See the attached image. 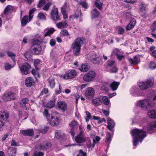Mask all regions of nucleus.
I'll return each mask as SVG.
<instances>
[{
	"label": "nucleus",
	"mask_w": 156,
	"mask_h": 156,
	"mask_svg": "<svg viewBox=\"0 0 156 156\" xmlns=\"http://www.w3.org/2000/svg\"><path fill=\"white\" fill-rule=\"evenodd\" d=\"M55 30L52 28H47L44 30V36H50L55 31Z\"/></svg>",
	"instance_id": "30"
},
{
	"label": "nucleus",
	"mask_w": 156,
	"mask_h": 156,
	"mask_svg": "<svg viewBox=\"0 0 156 156\" xmlns=\"http://www.w3.org/2000/svg\"><path fill=\"white\" fill-rule=\"evenodd\" d=\"M17 90L15 91H10L5 93L3 96V99L5 101L14 100L17 97Z\"/></svg>",
	"instance_id": "5"
},
{
	"label": "nucleus",
	"mask_w": 156,
	"mask_h": 156,
	"mask_svg": "<svg viewBox=\"0 0 156 156\" xmlns=\"http://www.w3.org/2000/svg\"><path fill=\"white\" fill-rule=\"evenodd\" d=\"M108 66L113 67L115 66V61L113 60L108 61L107 63Z\"/></svg>",
	"instance_id": "62"
},
{
	"label": "nucleus",
	"mask_w": 156,
	"mask_h": 156,
	"mask_svg": "<svg viewBox=\"0 0 156 156\" xmlns=\"http://www.w3.org/2000/svg\"><path fill=\"white\" fill-rule=\"evenodd\" d=\"M34 80L32 77H27L25 80V85L27 87H30L34 84Z\"/></svg>",
	"instance_id": "26"
},
{
	"label": "nucleus",
	"mask_w": 156,
	"mask_h": 156,
	"mask_svg": "<svg viewBox=\"0 0 156 156\" xmlns=\"http://www.w3.org/2000/svg\"><path fill=\"white\" fill-rule=\"evenodd\" d=\"M19 67L21 73L24 75L28 74L31 66L27 62H25L22 65H19Z\"/></svg>",
	"instance_id": "7"
},
{
	"label": "nucleus",
	"mask_w": 156,
	"mask_h": 156,
	"mask_svg": "<svg viewBox=\"0 0 156 156\" xmlns=\"http://www.w3.org/2000/svg\"><path fill=\"white\" fill-rule=\"evenodd\" d=\"M13 67V66H12L11 64H9L8 63H5L4 65L5 69L6 70H7L10 69Z\"/></svg>",
	"instance_id": "54"
},
{
	"label": "nucleus",
	"mask_w": 156,
	"mask_h": 156,
	"mask_svg": "<svg viewBox=\"0 0 156 156\" xmlns=\"http://www.w3.org/2000/svg\"><path fill=\"white\" fill-rule=\"evenodd\" d=\"M119 83L116 81H114L110 85V86L112 91L116 90L119 85Z\"/></svg>",
	"instance_id": "33"
},
{
	"label": "nucleus",
	"mask_w": 156,
	"mask_h": 156,
	"mask_svg": "<svg viewBox=\"0 0 156 156\" xmlns=\"http://www.w3.org/2000/svg\"><path fill=\"white\" fill-rule=\"evenodd\" d=\"M80 5H82V7L84 8L87 9L88 8V5L87 3L83 1H81L80 2Z\"/></svg>",
	"instance_id": "57"
},
{
	"label": "nucleus",
	"mask_w": 156,
	"mask_h": 156,
	"mask_svg": "<svg viewBox=\"0 0 156 156\" xmlns=\"http://www.w3.org/2000/svg\"><path fill=\"white\" fill-rule=\"evenodd\" d=\"M31 52L36 55L40 54L41 51V48L40 45L36 41L33 43L31 48Z\"/></svg>",
	"instance_id": "9"
},
{
	"label": "nucleus",
	"mask_w": 156,
	"mask_h": 156,
	"mask_svg": "<svg viewBox=\"0 0 156 156\" xmlns=\"http://www.w3.org/2000/svg\"><path fill=\"white\" fill-rule=\"evenodd\" d=\"M136 23V20L134 18L132 19L130 22L126 26V29L127 30H129L133 29Z\"/></svg>",
	"instance_id": "28"
},
{
	"label": "nucleus",
	"mask_w": 156,
	"mask_h": 156,
	"mask_svg": "<svg viewBox=\"0 0 156 156\" xmlns=\"http://www.w3.org/2000/svg\"><path fill=\"white\" fill-rule=\"evenodd\" d=\"M112 137L111 136V134L109 133H108V135L106 138L105 141L106 143H109L111 141Z\"/></svg>",
	"instance_id": "53"
},
{
	"label": "nucleus",
	"mask_w": 156,
	"mask_h": 156,
	"mask_svg": "<svg viewBox=\"0 0 156 156\" xmlns=\"http://www.w3.org/2000/svg\"><path fill=\"white\" fill-rule=\"evenodd\" d=\"M51 15L52 19L55 21L58 20H59V16L58 15V9L57 8H55L53 9L51 13Z\"/></svg>",
	"instance_id": "19"
},
{
	"label": "nucleus",
	"mask_w": 156,
	"mask_h": 156,
	"mask_svg": "<svg viewBox=\"0 0 156 156\" xmlns=\"http://www.w3.org/2000/svg\"><path fill=\"white\" fill-rule=\"evenodd\" d=\"M150 68L152 69L156 68V64L154 62H151L149 64Z\"/></svg>",
	"instance_id": "61"
},
{
	"label": "nucleus",
	"mask_w": 156,
	"mask_h": 156,
	"mask_svg": "<svg viewBox=\"0 0 156 156\" xmlns=\"http://www.w3.org/2000/svg\"><path fill=\"white\" fill-rule=\"evenodd\" d=\"M59 121L60 119L57 115H56L55 116H54V114H52L49 120V122L51 125L54 126L58 125Z\"/></svg>",
	"instance_id": "17"
},
{
	"label": "nucleus",
	"mask_w": 156,
	"mask_h": 156,
	"mask_svg": "<svg viewBox=\"0 0 156 156\" xmlns=\"http://www.w3.org/2000/svg\"><path fill=\"white\" fill-rule=\"evenodd\" d=\"M16 152V150L15 148L12 147H10L8 149V153L9 155L10 156H15Z\"/></svg>",
	"instance_id": "34"
},
{
	"label": "nucleus",
	"mask_w": 156,
	"mask_h": 156,
	"mask_svg": "<svg viewBox=\"0 0 156 156\" xmlns=\"http://www.w3.org/2000/svg\"><path fill=\"white\" fill-rule=\"evenodd\" d=\"M49 86L50 87L52 88H54L55 85V83L54 79L53 78H50L48 80Z\"/></svg>",
	"instance_id": "41"
},
{
	"label": "nucleus",
	"mask_w": 156,
	"mask_h": 156,
	"mask_svg": "<svg viewBox=\"0 0 156 156\" xmlns=\"http://www.w3.org/2000/svg\"><path fill=\"white\" fill-rule=\"evenodd\" d=\"M44 154L41 152H34V153L33 156H43Z\"/></svg>",
	"instance_id": "63"
},
{
	"label": "nucleus",
	"mask_w": 156,
	"mask_h": 156,
	"mask_svg": "<svg viewBox=\"0 0 156 156\" xmlns=\"http://www.w3.org/2000/svg\"><path fill=\"white\" fill-rule=\"evenodd\" d=\"M129 61L131 64H137L140 62L139 56L138 55H135L133 58H129Z\"/></svg>",
	"instance_id": "24"
},
{
	"label": "nucleus",
	"mask_w": 156,
	"mask_h": 156,
	"mask_svg": "<svg viewBox=\"0 0 156 156\" xmlns=\"http://www.w3.org/2000/svg\"><path fill=\"white\" fill-rule=\"evenodd\" d=\"M83 39L78 38L76 39L72 44L71 48L76 56L79 55L81 47L83 45Z\"/></svg>",
	"instance_id": "2"
},
{
	"label": "nucleus",
	"mask_w": 156,
	"mask_h": 156,
	"mask_svg": "<svg viewBox=\"0 0 156 156\" xmlns=\"http://www.w3.org/2000/svg\"><path fill=\"white\" fill-rule=\"evenodd\" d=\"M52 4L51 1H48V2L43 7V9L45 11H48L49 8Z\"/></svg>",
	"instance_id": "44"
},
{
	"label": "nucleus",
	"mask_w": 156,
	"mask_h": 156,
	"mask_svg": "<svg viewBox=\"0 0 156 156\" xmlns=\"http://www.w3.org/2000/svg\"><path fill=\"white\" fill-rule=\"evenodd\" d=\"M100 138L98 136H96L95 138L93 139V144L92 147L93 148L95 146V144L97 143L100 140Z\"/></svg>",
	"instance_id": "50"
},
{
	"label": "nucleus",
	"mask_w": 156,
	"mask_h": 156,
	"mask_svg": "<svg viewBox=\"0 0 156 156\" xmlns=\"http://www.w3.org/2000/svg\"><path fill=\"white\" fill-rule=\"evenodd\" d=\"M96 74L93 71H90L85 74L83 77V80L86 82H90L93 80L95 77Z\"/></svg>",
	"instance_id": "10"
},
{
	"label": "nucleus",
	"mask_w": 156,
	"mask_h": 156,
	"mask_svg": "<svg viewBox=\"0 0 156 156\" xmlns=\"http://www.w3.org/2000/svg\"><path fill=\"white\" fill-rule=\"evenodd\" d=\"M136 23V20L134 18L132 19L130 22L126 26V29L127 30H129L133 29Z\"/></svg>",
	"instance_id": "29"
},
{
	"label": "nucleus",
	"mask_w": 156,
	"mask_h": 156,
	"mask_svg": "<svg viewBox=\"0 0 156 156\" xmlns=\"http://www.w3.org/2000/svg\"><path fill=\"white\" fill-rule=\"evenodd\" d=\"M121 53V51L118 48H115L112 51L111 55L112 56L116 55H118Z\"/></svg>",
	"instance_id": "46"
},
{
	"label": "nucleus",
	"mask_w": 156,
	"mask_h": 156,
	"mask_svg": "<svg viewBox=\"0 0 156 156\" xmlns=\"http://www.w3.org/2000/svg\"><path fill=\"white\" fill-rule=\"evenodd\" d=\"M155 128H156V120L152 121L147 125L146 130L149 133L151 134L152 132H151L150 131L154 130Z\"/></svg>",
	"instance_id": "21"
},
{
	"label": "nucleus",
	"mask_w": 156,
	"mask_h": 156,
	"mask_svg": "<svg viewBox=\"0 0 156 156\" xmlns=\"http://www.w3.org/2000/svg\"><path fill=\"white\" fill-rule=\"evenodd\" d=\"M136 23V20L134 18L132 19L130 22L126 26V29L127 30H129L133 29Z\"/></svg>",
	"instance_id": "27"
},
{
	"label": "nucleus",
	"mask_w": 156,
	"mask_h": 156,
	"mask_svg": "<svg viewBox=\"0 0 156 156\" xmlns=\"http://www.w3.org/2000/svg\"><path fill=\"white\" fill-rule=\"evenodd\" d=\"M25 57L28 60H30L31 59V56L29 52L27 51L24 54Z\"/></svg>",
	"instance_id": "60"
},
{
	"label": "nucleus",
	"mask_w": 156,
	"mask_h": 156,
	"mask_svg": "<svg viewBox=\"0 0 156 156\" xmlns=\"http://www.w3.org/2000/svg\"><path fill=\"white\" fill-rule=\"evenodd\" d=\"M64 134L61 131H57L55 133V137L56 138L60 139L63 137Z\"/></svg>",
	"instance_id": "42"
},
{
	"label": "nucleus",
	"mask_w": 156,
	"mask_h": 156,
	"mask_svg": "<svg viewBox=\"0 0 156 156\" xmlns=\"http://www.w3.org/2000/svg\"><path fill=\"white\" fill-rule=\"evenodd\" d=\"M91 61L94 64H99L100 63L98 58H94L91 59Z\"/></svg>",
	"instance_id": "51"
},
{
	"label": "nucleus",
	"mask_w": 156,
	"mask_h": 156,
	"mask_svg": "<svg viewBox=\"0 0 156 156\" xmlns=\"http://www.w3.org/2000/svg\"><path fill=\"white\" fill-rule=\"evenodd\" d=\"M51 145L50 143L47 142L45 146H44L43 145H41L40 148L41 150H47L48 149L51 147Z\"/></svg>",
	"instance_id": "43"
},
{
	"label": "nucleus",
	"mask_w": 156,
	"mask_h": 156,
	"mask_svg": "<svg viewBox=\"0 0 156 156\" xmlns=\"http://www.w3.org/2000/svg\"><path fill=\"white\" fill-rule=\"evenodd\" d=\"M55 104V101L54 100H51L46 105L48 108H51L54 107Z\"/></svg>",
	"instance_id": "45"
},
{
	"label": "nucleus",
	"mask_w": 156,
	"mask_h": 156,
	"mask_svg": "<svg viewBox=\"0 0 156 156\" xmlns=\"http://www.w3.org/2000/svg\"><path fill=\"white\" fill-rule=\"evenodd\" d=\"M131 133L133 137V144L136 146L139 142L141 143L143 140L146 136V133L142 129L136 128L131 131Z\"/></svg>",
	"instance_id": "1"
},
{
	"label": "nucleus",
	"mask_w": 156,
	"mask_h": 156,
	"mask_svg": "<svg viewBox=\"0 0 156 156\" xmlns=\"http://www.w3.org/2000/svg\"><path fill=\"white\" fill-rule=\"evenodd\" d=\"M75 140L77 143H83L86 141V137L83 131H80L78 134L75 138Z\"/></svg>",
	"instance_id": "11"
},
{
	"label": "nucleus",
	"mask_w": 156,
	"mask_h": 156,
	"mask_svg": "<svg viewBox=\"0 0 156 156\" xmlns=\"http://www.w3.org/2000/svg\"><path fill=\"white\" fill-rule=\"evenodd\" d=\"M68 26L67 23L66 22H60L56 24V27L58 28L62 29L67 27Z\"/></svg>",
	"instance_id": "36"
},
{
	"label": "nucleus",
	"mask_w": 156,
	"mask_h": 156,
	"mask_svg": "<svg viewBox=\"0 0 156 156\" xmlns=\"http://www.w3.org/2000/svg\"><path fill=\"white\" fill-rule=\"evenodd\" d=\"M100 99H101V102H103L104 104L106 105L108 108H110L111 104L107 97L106 96H101Z\"/></svg>",
	"instance_id": "22"
},
{
	"label": "nucleus",
	"mask_w": 156,
	"mask_h": 156,
	"mask_svg": "<svg viewBox=\"0 0 156 156\" xmlns=\"http://www.w3.org/2000/svg\"><path fill=\"white\" fill-rule=\"evenodd\" d=\"M79 69L82 72H86L89 69V67L87 63L82 64L79 68Z\"/></svg>",
	"instance_id": "37"
},
{
	"label": "nucleus",
	"mask_w": 156,
	"mask_h": 156,
	"mask_svg": "<svg viewBox=\"0 0 156 156\" xmlns=\"http://www.w3.org/2000/svg\"><path fill=\"white\" fill-rule=\"evenodd\" d=\"M109 85L107 82H103L101 86V88L102 90L107 92L108 90Z\"/></svg>",
	"instance_id": "35"
},
{
	"label": "nucleus",
	"mask_w": 156,
	"mask_h": 156,
	"mask_svg": "<svg viewBox=\"0 0 156 156\" xmlns=\"http://www.w3.org/2000/svg\"><path fill=\"white\" fill-rule=\"evenodd\" d=\"M7 54L9 57H10L13 62L14 65L16 64V60L15 57L16 56V55L13 53L11 51H8L7 52Z\"/></svg>",
	"instance_id": "40"
},
{
	"label": "nucleus",
	"mask_w": 156,
	"mask_h": 156,
	"mask_svg": "<svg viewBox=\"0 0 156 156\" xmlns=\"http://www.w3.org/2000/svg\"><path fill=\"white\" fill-rule=\"evenodd\" d=\"M154 83L153 78L147 79L144 81H142L138 84V87L142 90H145L148 88L152 86Z\"/></svg>",
	"instance_id": "4"
},
{
	"label": "nucleus",
	"mask_w": 156,
	"mask_h": 156,
	"mask_svg": "<svg viewBox=\"0 0 156 156\" xmlns=\"http://www.w3.org/2000/svg\"><path fill=\"white\" fill-rule=\"evenodd\" d=\"M91 17L92 19L97 18L99 15V12L96 9H94L91 12Z\"/></svg>",
	"instance_id": "39"
},
{
	"label": "nucleus",
	"mask_w": 156,
	"mask_h": 156,
	"mask_svg": "<svg viewBox=\"0 0 156 156\" xmlns=\"http://www.w3.org/2000/svg\"><path fill=\"white\" fill-rule=\"evenodd\" d=\"M68 9V7L66 3H65L62 7L61 11L62 13L67 12Z\"/></svg>",
	"instance_id": "48"
},
{
	"label": "nucleus",
	"mask_w": 156,
	"mask_h": 156,
	"mask_svg": "<svg viewBox=\"0 0 156 156\" xmlns=\"http://www.w3.org/2000/svg\"><path fill=\"white\" fill-rule=\"evenodd\" d=\"M40 60L39 59H36L34 62V65L35 68L37 69H38V68L37 67L38 65L40 64Z\"/></svg>",
	"instance_id": "56"
},
{
	"label": "nucleus",
	"mask_w": 156,
	"mask_h": 156,
	"mask_svg": "<svg viewBox=\"0 0 156 156\" xmlns=\"http://www.w3.org/2000/svg\"><path fill=\"white\" fill-rule=\"evenodd\" d=\"M81 12L80 10H77L75 13L74 16L75 18H77L81 16Z\"/></svg>",
	"instance_id": "59"
},
{
	"label": "nucleus",
	"mask_w": 156,
	"mask_h": 156,
	"mask_svg": "<svg viewBox=\"0 0 156 156\" xmlns=\"http://www.w3.org/2000/svg\"><path fill=\"white\" fill-rule=\"evenodd\" d=\"M95 93V90L93 88L88 87L85 93V95L88 98H92L94 96Z\"/></svg>",
	"instance_id": "20"
},
{
	"label": "nucleus",
	"mask_w": 156,
	"mask_h": 156,
	"mask_svg": "<svg viewBox=\"0 0 156 156\" xmlns=\"http://www.w3.org/2000/svg\"><path fill=\"white\" fill-rule=\"evenodd\" d=\"M20 133L24 135L32 136L34 135V132L33 129H28L27 130H20Z\"/></svg>",
	"instance_id": "25"
},
{
	"label": "nucleus",
	"mask_w": 156,
	"mask_h": 156,
	"mask_svg": "<svg viewBox=\"0 0 156 156\" xmlns=\"http://www.w3.org/2000/svg\"><path fill=\"white\" fill-rule=\"evenodd\" d=\"M37 17L40 20H45L46 16L42 12H40L38 15Z\"/></svg>",
	"instance_id": "55"
},
{
	"label": "nucleus",
	"mask_w": 156,
	"mask_h": 156,
	"mask_svg": "<svg viewBox=\"0 0 156 156\" xmlns=\"http://www.w3.org/2000/svg\"><path fill=\"white\" fill-rule=\"evenodd\" d=\"M130 91V94L134 96H141L144 94L143 91L135 87H132Z\"/></svg>",
	"instance_id": "14"
},
{
	"label": "nucleus",
	"mask_w": 156,
	"mask_h": 156,
	"mask_svg": "<svg viewBox=\"0 0 156 156\" xmlns=\"http://www.w3.org/2000/svg\"><path fill=\"white\" fill-rule=\"evenodd\" d=\"M95 3L96 7L98 8L99 9H101L102 3L100 2L99 0H96Z\"/></svg>",
	"instance_id": "47"
},
{
	"label": "nucleus",
	"mask_w": 156,
	"mask_h": 156,
	"mask_svg": "<svg viewBox=\"0 0 156 156\" xmlns=\"http://www.w3.org/2000/svg\"><path fill=\"white\" fill-rule=\"evenodd\" d=\"M101 102V99H100V96L98 98L93 99L92 101V104L95 106L100 105Z\"/></svg>",
	"instance_id": "31"
},
{
	"label": "nucleus",
	"mask_w": 156,
	"mask_h": 156,
	"mask_svg": "<svg viewBox=\"0 0 156 156\" xmlns=\"http://www.w3.org/2000/svg\"><path fill=\"white\" fill-rule=\"evenodd\" d=\"M86 153L83 152L81 150H80L79 151V154L76 156H86Z\"/></svg>",
	"instance_id": "64"
},
{
	"label": "nucleus",
	"mask_w": 156,
	"mask_h": 156,
	"mask_svg": "<svg viewBox=\"0 0 156 156\" xmlns=\"http://www.w3.org/2000/svg\"><path fill=\"white\" fill-rule=\"evenodd\" d=\"M35 11V9H33L30 10L29 12V16H25L23 17L21 21L22 25L23 26L26 25L27 23L29 22L33 16V13Z\"/></svg>",
	"instance_id": "6"
},
{
	"label": "nucleus",
	"mask_w": 156,
	"mask_h": 156,
	"mask_svg": "<svg viewBox=\"0 0 156 156\" xmlns=\"http://www.w3.org/2000/svg\"><path fill=\"white\" fill-rule=\"evenodd\" d=\"M13 9V7L10 5H8L5 8L4 11V14L5 15H8L10 13Z\"/></svg>",
	"instance_id": "32"
},
{
	"label": "nucleus",
	"mask_w": 156,
	"mask_h": 156,
	"mask_svg": "<svg viewBox=\"0 0 156 156\" xmlns=\"http://www.w3.org/2000/svg\"><path fill=\"white\" fill-rule=\"evenodd\" d=\"M8 117V114L5 111L0 112V128L4 125Z\"/></svg>",
	"instance_id": "12"
},
{
	"label": "nucleus",
	"mask_w": 156,
	"mask_h": 156,
	"mask_svg": "<svg viewBox=\"0 0 156 156\" xmlns=\"http://www.w3.org/2000/svg\"><path fill=\"white\" fill-rule=\"evenodd\" d=\"M29 100L28 98H25L23 99L19 104V106L25 110L27 109V107L29 105L28 103Z\"/></svg>",
	"instance_id": "18"
},
{
	"label": "nucleus",
	"mask_w": 156,
	"mask_h": 156,
	"mask_svg": "<svg viewBox=\"0 0 156 156\" xmlns=\"http://www.w3.org/2000/svg\"><path fill=\"white\" fill-rule=\"evenodd\" d=\"M86 113L87 115V116L85 117V119L86 122H87L91 118V116L90 113L88 111H86Z\"/></svg>",
	"instance_id": "49"
},
{
	"label": "nucleus",
	"mask_w": 156,
	"mask_h": 156,
	"mask_svg": "<svg viewBox=\"0 0 156 156\" xmlns=\"http://www.w3.org/2000/svg\"><path fill=\"white\" fill-rule=\"evenodd\" d=\"M148 116L152 119H156V111L152 110L149 111L147 113Z\"/></svg>",
	"instance_id": "38"
},
{
	"label": "nucleus",
	"mask_w": 156,
	"mask_h": 156,
	"mask_svg": "<svg viewBox=\"0 0 156 156\" xmlns=\"http://www.w3.org/2000/svg\"><path fill=\"white\" fill-rule=\"evenodd\" d=\"M107 121L108 123L107 126V128L112 132H114V128L115 126V123L114 121L109 117H107Z\"/></svg>",
	"instance_id": "16"
},
{
	"label": "nucleus",
	"mask_w": 156,
	"mask_h": 156,
	"mask_svg": "<svg viewBox=\"0 0 156 156\" xmlns=\"http://www.w3.org/2000/svg\"><path fill=\"white\" fill-rule=\"evenodd\" d=\"M117 29L119 34L120 35L123 34L125 31L124 29L121 27H117Z\"/></svg>",
	"instance_id": "52"
},
{
	"label": "nucleus",
	"mask_w": 156,
	"mask_h": 156,
	"mask_svg": "<svg viewBox=\"0 0 156 156\" xmlns=\"http://www.w3.org/2000/svg\"><path fill=\"white\" fill-rule=\"evenodd\" d=\"M132 123H137L140 126L143 125V123L147 122V119L145 118H141L140 117L136 116L132 119Z\"/></svg>",
	"instance_id": "13"
},
{
	"label": "nucleus",
	"mask_w": 156,
	"mask_h": 156,
	"mask_svg": "<svg viewBox=\"0 0 156 156\" xmlns=\"http://www.w3.org/2000/svg\"><path fill=\"white\" fill-rule=\"evenodd\" d=\"M77 73L75 70H68L65 74L62 75L61 77L65 79H69L75 77Z\"/></svg>",
	"instance_id": "8"
},
{
	"label": "nucleus",
	"mask_w": 156,
	"mask_h": 156,
	"mask_svg": "<svg viewBox=\"0 0 156 156\" xmlns=\"http://www.w3.org/2000/svg\"><path fill=\"white\" fill-rule=\"evenodd\" d=\"M69 126L71 129L70 133L72 138L74 137L75 135V133L74 132V130L77 128L78 127V124L77 122L75 120H72L69 124Z\"/></svg>",
	"instance_id": "15"
},
{
	"label": "nucleus",
	"mask_w": 156,
	"mask_h": 156,
	"mask_svg": "<svg viewBox=\"0 0 156 156\" xmlns=\"http://www.w3.org/2000/svg\"><path fill=\"white\" fill-rule=\"evenodd\" d=\"M142 110L147 111L152 106V103L150 98H147L139 100L136 104Z\"/></svg>",
	"instance_id": "3"
},
{
	"label": "nucleus",
	"mask_w": 156,
	"mask_h": 156,
	"mask_svg": "<svg viewBox=\"0 0 156 156\" xmlns=\"http://www.w3.org/2000/svg\"><path fill=\"white\" fill-rule=\"evenodd\" d=\"M56 106L59 109L62 111H65L67 108V105L66 103L62 101H58L57 104Z\"/></svg>",
	"instance_id": "23"
},
{
	"label": "nucleus",
	"mask_w": 156,
	"mask_h": 156,
	"mask_svg": "<svg viewBox=\"0 0 156 156\" xmlns=\"http://www.w3.org/2000/svg\"><path fill=\"white\" fill-rule=\"evenodd\" d=\"M61 35L64 36H68L69 35V34L68 31L66 30H62L60 32Z\"/></svg>",
	"instance_id": "58"
}]
</instances>
